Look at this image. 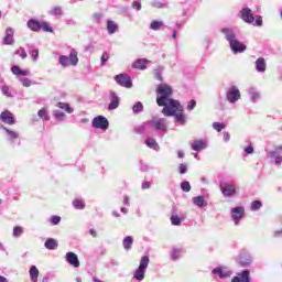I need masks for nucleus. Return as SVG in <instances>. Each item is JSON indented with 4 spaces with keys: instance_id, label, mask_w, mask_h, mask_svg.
Listing matches in <instances>:
<instances>
[{
    "instance_id": "nucleus-1",
    "label": "nucleus",
    "mask_w": 282,
    "mask_h": 282,
    "mask_svg": "<svg viewBox=\"0 0 282 282\" xmlns=\"http://www.w3.org/2000/svg\"><path fill=\"white\" fill-rule=\"evenodd\" d=\"M156 105L159 107H171L177 105L178 100L171 98L173 96V88L169 84H160L156 87Z\"/></svg>"
},
{
    "instance_id": "nucleus-2",
    "label": "nucleus",
    "mask_w": 282,
    "mask_h": 282,
    "mask_svg": "<svg viewBox=\"0 0 282 282\" xmlns=\"http://www.w3.org/2000/svg\"><path fill=\"white\" fill-rule=\"evenodd\" d=\"M163 116L167 118L174 117V123L181 124L184 127L186 124V115L184 113V106L177 101L176 104H172L170 107H164L162 109Z\"/></svg>"
},
{
    "instance_id": "nucleus-3",
    "label": "nucleus",
    "mask_w": 282,
    "mask_h": 282,
    "mask_svg": "<svg viewBox=\"0 0 282 282\" xmlns=\"http://www.w3.org/2000/svg\"><path fill=\"white\" fill-rule=\"evenodd\" d=\"M150 259L149 256H143L140 260V264L138 269H135L132 281L142 282L144 281V276L147 274V268H149Z\"/></svg>"
},
{
    "instance_id": "nucleus-4",
    "label": "nucleus",
    "mask_w": 282,
    "mask_h": 282,
    "mask_svg": "<svg viewBox=\"0 0 282 282\" xmlns=\"http://www.w3.org/2000/svg\"><path fill=\"white\" fill-rule=\"evenodd\" d=\"M148 124H150L154 131H159V138H164V133H169V121L164 118L152 119L148 121Z\"/></svg>"
},
{
    "instance_id": "nucleus-5",
    "label": "nucleus",
    "mask_w": 282,
    "mask_h": 282,
    "mask_svg": "<svg viewBox=\"0 0 282 282\" xmlns=\"http://www.w3.org/2000/svg\"><path fill=\"white\" fill-rule=\"evenodd\" d=\"M219 188H220V193L225 197H235V195H237V188L239 187L237 186V183L232 181L223 180L219 183Z\"/></svg>"
},
{
    "instance_id": "nucleus-6",
    "label": "nucleus",
    "mask_w": 282,
    "mask_h": 282,
    "mask_svg": "<svg viewBox=\"0 0 282 282\" xmlns=\"http://www.w3.org/2000/svg\"><path fill=\"white\" fill-rule=\"evenodd\" d=\"M58 63L62 67H69V65L76 67V65H78V51L72 48L69 56L61 55Z\"/></svg>"
},
{
    "instance_id": "nucleus-7",
    "label": "nucleus",
    "mask_w": 282,
    "mask_h": 282,
    "mask_svg": "<svg viewBox=\"0 0 282 282\" xmlns=\"http://www.w3.org/2000/svg\"><path fill=\"white\" fill-rule=\"evenodd\" d=\"M213 276H218L219 279H230L232 276L234 272L232 270L228 269V267L225 265H218L212 270Z\"/></svg>"
},
{
    "instance_id": "nucleus-8",
    "label": "nucleus",
    "mask_w": 282,
    "mask_h": 282,
    "mask_svg": "<svg viewBox=\"0 0 282 282\" xmlns=\"http://www.w3.org/2000/svg\"><path fill=\"white\" fill-rule=\"evenodd\" d=\"M246 215V208L243 206H236L230 210V217L235 224V226H239L241 219Z\"/></svg>"
},
{
    "instance_id": "nucleus-9",
    "label": "nucleus",
    "mask_w": 282,
    "mask_h": 282,
    "mask_svg": "<svg viewBox=\"0 0 282 282\" xmlns=\"http://www.w3.org/2000/svg\"><path fill=\"white\" fill-rule=\"evenodd\" d=\"M268 158L271 160L275 166H281L282 164V145L275 147V150L268 152Z\"/></svg>"
},
{
    "instance_id": "nucleus-10",
    "label": "nucleus",
    "mask_w": 282,
    "mask_h": 282,
    "mask_svg": "<svg viewBox=\"0 0 282 282\" xmlns=\"http://www.w3.org/2000/svg\"><path fill=\"white\" fill-rule=\"evenodd\" d=\"M220 32L221 34H224L225 36V40L231 44L234 43L235 41L239 40L237 37V34H238V31L236 28H232V26H227V28H221L220 29Z\"/></svg>"
},
{
    "instance_id": "nucleus-11",
    "label": "nucleus",
    "mask_w": 282,
    "mask_h": 282,
    "mask_svg": "<svg viewBox=\"0 0 282 282\" xmlns=\"http://www.w3.org/2000/svg\"><path fill=\"white\" fill-rule=\"evenodd\" d=\"M115 80L117 85H120V87H126L127 89H131L133 87V82L131 80V76L127 74L116 75Z\"/></svg>"
},
{
    "instance_id": "nucleus-12",
    "label": "nucleus",
    "mask_w": 282,
    "mask_h": 282,
    "mask_svg": "<svg viewBox=\"0 0 282 282\" xmlns=\"http://www.w3.org/2000/svg\"><path fill=\"white\" fill-rule=\"evenodd\" d=\"M237 261L241 268H250L252 265V256L250 252L241 250Z\"/></svg>"
},
{
    "instance_id": "nucleus-13",
    "label": "nucleus",
    "mask_w": 282,
    "mask_h": 282,
    "mask_svg": "<svg viewBox=\"0 0 282 282\" xmlns=\"http://www.w3.org/2000/svg\"><path fill=\"white\" fill-rule=\"evenodd\" d=\"M226 98L228 102L235 105L239 99H241V91L237 86H231L226 94Z\"/></svg>"
},
{
    "instance_id": "nucleus-14",
    "label": "nucleus",
    "mask_w": 282,
    "mask_h": 282,
    "mask_svg": "<svg viewBox=\"0 0 282 282\" xmlns=\"http://www.w3.org/2000/svg\"><path fill=\"white\" fill-rule=\"evenodd\" d=\"M94 129H101V131H107L109 129V120L105 116H97L93 119Z\"/></svg>"
},
{
    "instance_id": "nucleus-15",
    "label": "nucleus",
    "mask_w": 282,
    "mask_h": 282,
    "mask_svg": "<svg viewBox=\"0 0 282 282\" xmlns=\"http://www.w3.org/2000/svg\"><path fill=\"white\" fill-rule=\"evenodd\" d=\"M109 105H108V111H113L120 107V97H118V94L116 91L110 90L109 93Z\"/></svg>"
},
{
    "instance_id": "nucleus-16",
    "label": "nucleus",
    "mask_w": 282,
    "mask_h": 282,
    "mask_svg": "<svg viewBox=\"0 0 282 282\" xmlns=\"http://www.w3.org/2000/svg\"><path fill=\"white\" fill-rule=\"evenodd\" d=\"M231 282H252L250 279V270L245 269L241 272H238L237 275L231 279Z\"/></svg>"
},
{
    "instance_id": "nucleus-17",
    "label": "nucleus",
    "mask_w": 282,
    "mask_h": 282,
    "mask_svg": "<svg viewBox=\"0 0 282 282\" xmlns=\"http://www.w3.org/2000/svg\"><path fill=\"white\" fill-rule=\"evenodd\" d=\"M229 47L234 54H243V52L247 50L246 44H243L239 40H235L229 44Z\"/></svg>"
},
{
    "instance_id": "nucleus-18",
    "label": "nucleus",
    "mask_w": 282,
    "mask_h": 282,
    "mask_svg": "<svg viewBox=\"0 0 282 282\" xmlns=\"http://www.w3.org/2000/svg\"><path fill=\"white\" fill-rule=\"evenodd\" d=\"M1 122L4 124H17V120H14V115L10 110H4L0 115Z\"/></svg>"
},
{
    "instance_id": "nucleus-19",
    "label": "nucleus",
    "mask_w": 282,
    "mask_h": 282,
    "mask_svg": "<svg viewBox=\"0 0 282 282\" xmlns=\"http://www.w3.org/2000/svg\"><path fill=\"white\" fill-rule=\"evenodd\" d=\"M65 259L69 263V265H73V268H80V260H78V254H76L75 252H67Z\"/></svg>"
},
{
    "instance_id": "nucleus-20",
    "label": "nucleus",
    "mask_w": 282,
    "mask_h": 282,
    "mask_svg": "<svg viewBox=\"0 0 282 282\" xmlns=\"http://www.w3.org/2000/svg\"><path fill=\"white\" fill-rule=\"evenodd\" d=\"M2 45H14V29L7 28L6 36L2 39Z\"/></svg>"
},
{
    "instance_id": "nucleus-21",
    "label": "nucleus",
    "mask_w": 282,
    "mask_h": 282,
    "mask_svg": "<svg viewBox=\"0 0 282 282\" xmlns=\"http://www.w3.org/2000/svg\"><path fill=\"white\" fill-rule=\"evenodd\" d=\"M240 15L245 23H254V15L252 14V10H250V8H243L240 11Z\"/></svg>"
},
{
    "instance_id": "nucleus-22",
    "label": "nucleus",
    "mask_w": 282,
    "mask_h": 282,
    "mask_svg": "<svg viewBox=\"0 0 282 282\" xmlns=\"http://www.w3.org/2000/svg\"><path fill=\"white\" fill-rule=\"evenodd\" d=\"M191 147L192 151H204V149L208 148V142L204 139L194 140Z\"/></svg>"
},
{
    "instance_id": "nucleus-23",
    "label": "nucleus",
    "mask_w": 282,
    "mask_h": 282,
    "mask_svg": "<svg viewBox=\"0 0 282 282\" xmlns=\"http://www.w3.org/2000/svg\"><path fill=\"white\" fill-rule=\"evenodd\" d=\"M26 25H28L29 30H31L32 32H41L42 23L36 19H30L26 22Z\"/></svg>"
},
{
    "instance_id": "nucleus-24",
    "label": "nucleus",
    "mask_w": 282,
    "mask_h": 282,
    "mask_svg": "<svg viewBox=\"0 0 282 282\" xmlns=\"http://www.w3.org/2000/svg\"><path fill=\"white\" fill-rule=\"evenodd\" d=\"M148 63H151V62L147 58H139L133 62L132 67H133V69L144 70V69H147Z\"/></svg>"
},
{
    "instance_id": "nucleus-25",
    "label": "nucleus",
    "mask_w": 282,
    "mask_h": 282,
    "mask_svg": "<svg viewBox=\"0 0 282 282\" xmlns=\"http://www.w3.org/2000/svg\"><path fill=\"white\" fill-rule=\"evenodd\" d=\"M265 69H268V65L265 64V58L259 57L256 61V70L259 72V74H265Z\"/></svg>"
},
{
    "instance_id": "nucleus-26",
    "label": "nucleus",
    "mask_w": 282,
    "mask_h": 282,
    "mask_svg": "<svg viewBox=\"0 0 282 282\" xmlns=\"http://www.w3.org/2000/svg\"><path fill=\"white\" fill-rule=\"evenodd\" d=\"M192 202L197 208H205V206H208V202H206V198L202 195L193 197Z\"/></svg>"
},
{
    "instance_id": "nucleus-27",
    "label": "nucleus",
    "mask_w": 282,
    "mask_h": 282,
    "mask_svg": "<svg viewBox=\"0 0 282 282\" xmlns=\"http://www.w3.org/2000/svg\"><path fill=\"white\" fill-rule=\"evenodd\" d=\"M26 47L29 50V54L32 57V61L36 63L39 61V48L34 46V44H26Z\"/></svg>"
},
{
    "instance_id": "nucleus-28",
    "label": "nucleus",
    "mask_w": 282,
    "mask_h": 282,
    "mask_svg": "<svg viewBox=\"0 0 282 282\" xmlns=\"http://www.w3.org/2000/svg\"><path fill=\"white\" fill-rule=\"evenodd\" d=\"M182 254H184V250L182 248H173L171 250L170 257L172 261H180Z\"/></svg>"
},
{
    "instance_id": "nucleus-29",
    "label": "nucleus",
    "mask_w": 282,
    "mask_h": 282,
    "mask_svg": "<svg viewBox=\"0 0 282 282\" xmlns=\"http://www.w3.org/2000/svg\"><path fill=\"white\" fill-rule=\"evenodd\" d=\"M46 250H56L58 248V241L54 238H47L44 242Z\"/></svg>"
},
{
    "instance_id": "nucleus-30",
    "label": "nucleus",
    "mask_w": 282,
    "mask_h": 282,
    "mask_svg": "<svg viewBox=\"0 0 282 282\" xmlns=\"http://www.w3.org/2000/svg\"><path fill=\"white\" fill-rule=\"evenodd\" d=\"M30 279L32 282H39V268L36 265H31L29 270Z\"/></svg>"
},
{
    "instance_id": "nucleus-31",
    "label": "nucleus",
    "mask_w": 282,
    "mask_h": 282,
    "mask_svg": "<svg viewBox=\"0 0 282 282\" xmlns=\"http://www.w3.org/2000/svg\"><path fill=\"white\" fill-rule=\"evenodd\" d=\"M249 96H250L251 102H257V100H261V94L257 91V88L254 87H251L249 89Z\"/></svg>"
},
{
    "instance_id": "nucleus-32",
    "label": "nucleus",
    "mask_w": 282,
    "mask_h": 282,
    "mask_svg": "<svg viewBox=\"0 0 282 282\" xmlns=\"http://www.w3.org/2000/svg\"><path fill=\"white\" fill-rule=\"evenodd\" d=\"M145 144L149 149H153V151H160V144L153 138H148Z\"/></svg>"
},
{
    "instance_id": "nucleus-33",
    "label": "nucleus",
    "mask_w": 282,
    "mask_h": 282,
    "mask_svg": "<svg viewBox=\"0 0 282 282\" xmlns=\"http://www.w3.org/2000/svg\"><path fill=\"white\" fill-rule=\"evenodd\" d=\"M107 32L108 34H116L118 32V24L113 20L107 21Z\"/></svg>"
},
{
    "instance_id": "nucleus-34",
    "label": "nucleus",
    "mask_w": 282,
    "mask_h": 282,
    "mask_svg": "<svg viewBox=\"0 0 282 282\" xmlns=\"http://www.w3.org/2000/svg\"><path fill=\"white\" fill-rule=\"evenodd\" d=\"M85 200L83 198H75L73 200V207L76 209V210H85Z\"/></svg>"
},
{
    "instance_id": "nucleus-35",
    "label": "nucleus",
    "mask_w": 282,
    "mask_h": 282,
    "mask_svg": "<svg viewBox=\"0 0 282 282\" xmlns=\"http://www.w3.org/2000/svg\"><path fill=\"white\" fill-rule=\"evenodd\" d=\"M164 28V22L160 20H153L150 23V30H153L154 32H158V30Z\"/></svg>"
},
{
    "instance_id": "nucleus-36",
    "label": "nucleus",
    "mask_w": 282,
    "mask_h": 282,
    "mask_svg": "<svg viewBox=\"0 0 282 282\" xmlns=\"http://www.w3.org/2000/svg\"><path fill=\"white\" fill-rule=\"evenodd\" d=\"M143 111H144V105L141 101H137L132 106V113H134L135 116H138V113H142Z\"/></svg>"
},
{
    "instance_id": "nucleus-37",
    "label": "nucleus",
    "mask_w": 282,
    "mask_h": 282,
    "mask_svg": "<svg viewBox=\"0 0 282 282\" xmlns=\"http://www.w3.org/2000/svg\"><path fill=\"white\" fill-rule=\"evenodd\" d=\"M56 107H58V109H64L66 113H74V109H72L67 102L59 101Z\"/></svg>"
},
{
    "instance_id": "nucleus-38",
    "label": "nucleus",
    "mask_w": 282,
    "mask_h": 282,
    "mask_svg": "<svg viewBox=\"0 0 282 282\" xmlns=\"http://www.w3.org/2000/svg\"><path fill=\"white\" fill-rule=\"evenodd\" d=\"M122 246L124 250H131V247L133 246V238L131 236H127L122 241Z\"/></svg>"
},
{
    "instance_id": "nucleus-39",
    "label": "nucleus",
    "mask_w": 282,
    "mask_h": 282,
    "mask_svg": "<svg viewBox=\"0 0 282 282\" xmlns=\"http://www.w3.org/2000/svg\"><path fill=\"white\" fill-rule=\"evenodd\" d=\"M37 116L39 118H41V120H44V122H48L50 120V115H47V108H42L37 111Z\"/></svg>"
},
{
    "instance_id": "nucleus-40",
    "label": "nucleus",
    "mask_w": 282,
    "mask_h": 282,
    "mask_svg": "<svg viewBox=\"0 0 282 282\" xmlns=\"http://www.w3.org/2000/svg\"><path fill=\"white\" fill-rule=\"evenodd\" d=\"M170 219H171L172 226H182V221H184V218L177 215H172Z\"/></svg>"
},
{
    "instance_id": "nucleus-41",
    "label": "nucleus",
    "mask_w": 282,
    "mask_h": 282,
    "mask_svg": "<svg viewBox=\"0 0 282 282\" xmlns=\"http://www.w3.org/2000/svg\"><path fill=\"white\" fill-rule=\"evenodd\" d=\"M51 17H63V8L54 7L51 11H48Z\"/></svg>"
},
{
    "instance_id": "nucleus-42",
    "label": "nucleus",
    "mask_w": 282,
    "mask_h": 282,
    "mask_svg": "<svg viewBox=\"0 0 282 282\" xmlns=\"http://www.w3.org/2000/svg\"><path fill=\"white\" fill-rule=\"evenodd\" d=\"M3 129H4V131H6V133H7L8 138H9V140H11V142L14 141V140H17V139L19 138V134H18L17 132H14V131H12V130L6 128V127H4Z\"/></svg>"
},
{
    "instance_id": "nucleus-43",
    "label": "nucleus",
    "mask_w": 282,
    "mask_h": 282,
    "mask_svg": "<svg viewBox=\"0 0 282 282\" xmlns=\"http://www.w3.org/2000/svg\"><path fill=\"white\" fill-rule=\"evenodd\" d=\"M154 78L160 80V83H164V77H162V66H159L154 69Z\"/></svg>"
},
{
    "instance_id": "nucleus-44",
    "label": "nucleus",
    "mask_w": 282,
    "mask_h": 282,
    "mask_svg": "<svg viewBox=\"0 0 282 282\" xmlns=\"http://www.w3.org/2000/svg\"><path fill=\"white\" fill-rule=\"evenodd\" d=\"M23 87H32V85H36V83L32 82V79L28 77H23L19 79Z\"/></svg>"
},
{
    "instance_id": "nucleus-45",
    "label": "nucleus",
    "mask_w": 282,
    "mask_h": 282,
    "mask_svg": "<svg viewBox=\"0 0 282 282\" xmlns=\"http://www.w3.org/2000/svg\"><path fill=\"white\" fill-rule=\"evenodd\" d=\"M181 191H183V193H191V182H188V181L182 182Z\"/></svg>"
},
{
    "instance_id": "nucleus-46",
    "label": "nucleus",
    "mask_w": 282,
    "mask_h": 282,
    "mask_svg": "<svg viewBox=\"0 0 282 282\" xmlns=\"http://www.w3.org/2000/svg\"><path fill=\"white\" fill-rule=\"evenodd\" d=\"M13 237L17 239V238H19V237H21V235H23V227H21V226H15L14 228H13Z\"/></svg>"
},
{
    "instance_id": "nucleus-47",
    "label": "nucleus",
    "mask_w": 282,
    "mask_h": 282,
    "mask_svg": "<svg viewBox=\"0 0 282 282\" xmlns=\"http://www.w3.org/2000/svg\"><path fill=\"white\" fill-rule=\"evenodd\" d=\"M213 129H215V131H218V133H221V131H224V129H226V124H224L221 122H214Z\"/></svg>"
},
{
    "instance_id": "nucleus-48",
    "label": "nucleus",
    "mask_w": 282,
    "mask_h": 282,
    "mask_svg": "<svg viewBox=\"0 0 282 282\" xmlns=\"http://www.w3.org/2000/svg\"><path fill=\"white\" fill-rule=\"evenodd\" d=\"M152 8L163 9L166 8V4L164 1L155 0L151 3Z\"/></svg>"
},
{
    "instance_id": "nucleus-49",
    "label": "nucleus",
    "mask_w": 282,
    "mask_h": 282,
    "mask_svg": "<svg viewBox=\"0 0 282 282\" xmlns=\"http://www.w3.org/2000/svg\"><path fill=\"white\" fill-rule=\"evenodd\" d=\"M263 206V203L261 200H253L251 203V210H260V208Z\"/></svg>"
},
{
    "instance_id": "nucleus-50",
    "label": "nucleus",
    "mask_w": 282,
    "mask_h": 282,
    "mask_svg": "<svg viewBox=\"0 0 282 282\" xmlns=\"http://www.w3.org/2000/svg\"><path fill=\"white\" fill-rule=\"evenodd\" d=\"M15 55L22 57L23 59L28 58V53L23 47H19V50L15 51Z\"/></svg>"
},
{
    "instance_id": "nucleus-51",
    "label": "nucleus",
    "mask_w": 282,
    "mask_h": 282,
    "mask_svg": "<svg viewBox=\"0 0 282 282\" xmlns=\"http://www.w3.org/2000/svg\"><path fill=\"white\" fill-rule=\"evenodd\" d=\"M48 223H51L52 226H58V224H61V216H52Z\"/></svg>"
},
{
    "instance_id": "nucleus-52",
    "label": "nucleus",
    "mask_w": 282,
    "mask_h": 282,
    "mask_svg": "<svg viewBox=\"0 0 282 282\" xmlns=\"http://www.w3.org/2000/svg\"><path fill=\"white\" fill-rule=\"evenodd\" d=\"M53 116L54 118H56L58 121L63 120V118H65V112L61 111V110H54L53 111Z\"/></svg>"
},
{
    "instance_id": "nucleus-53",
    "label": "nucleus",
    "mask_w": 282,
    "mask_h": 282,
    "mask_svg": "<svg viewBox=\"0 0 282 282\" xmlns=\"http://www.w3.org/2000/svg\"><path fill=\"white\" fill-rule=\"evenodd\" d=\"M178 172L181 175H186V173H188V167L185 163H181L178 165Z\"/></svg>"
},
{
    "instance_id": "nucleus-54",
    "label": "nucleus",
    "mask_w": 282,
    "mask_h": 282,
    "mask_svg": "<svg viewBox=\"0 0 282 282\" xmlns=\"http://www.w3.org/2000/svg\"><path fill=\"white\" fill-rule=\"evenodd\" d=\"M41 30H43V32H54V29L52 26H50V24H47V22H43L41 24Z\"/></svg>"
},
{
    "instance_id": "nucleus-55",
    "label": "nucleus",
    "mask_w": 282,
    "mask_h": 282,
    "mask_svg": "<svg viewBox=\"0 0 282 282\" xmlns=\"http://www.w3.org/2000/svg\"><path fill=\"white\" fill-rule=\"evenodd\" d=\"M11 72H12V74H14V76H21L22 69L19 65H13L11 67Z\"/></svg>"
},
{
    "instance_id": "nucleus-56",
    "label": "nucleus",
    "mask_w": 282,
    "mask_h": 282,
    "mask_svg": "<svg viewBox=\"0 0 282 282\" xmlns=\"http://www.w3.org/2000/svg\"><path fill=\"white\" fill-rule=\"evenodd\" d=\"M107 61H109V53L105 52V53H102V55H101L100 65H101V66L107 65Z\"/></svg>"
},
{
    "instance_id": "nucleus-57",
    "label": "nucleus",
    "mask_w": 282,
    "mask_h": 282,
    "mask_svg": "<svg viewBox=\"0 0 282 282\" xmlns=\"http://www.w3.org/2000/svg\"><path fill=\"white\" fill-rule=\"evenodd\" d=\"M243 151L245 153H247V155H252V153H254V145H252V143H249V145L246 147Z\"/></svg>"
},
{
    "instance_id": "nucleus-58",
    "label": "nucleus",
    "mask_w": 282,
    "mask_h": 282,
    "mask_svg": "<svg viewBox=\"0 0 282 282\" xmlns=\"http://www.w3.org/2000/svg\"><path fill=\"white\" fill-rule=\"evenodd\" d=\"M132 8L133 10H137V12H140V10H142V3H140L139 0H135L132 2Z\"/></svg>"
},
{
    "instance_id": "nucleus-59",
    "label": "nucleus",
    "mask_w": 282,
    "mask_h": 282,
    "mask_svg": "<svg viewBox=\"0 0 282 282\" xmlns=\"http://www.w3.org/2000/svg\"><path fill=\"white\" fill-rule=\"evenodd\" d=\"M102 13H100V12H97V13H94V15H93V19H94V21H96L97 23H100V21H102Z\"/></svg>"
},
{
    "instance_id": "nucleus-60",
    "label": "nucleus",
    "mask_w": 282,
    "mask_h": 282,
    "mask_svg": "<svg viewBox=\"0 0 282 282\" xmlns=\"http://www.w3.org/2000/svg\"><path fill=\"white\" fill-rule=\"evenodd\" d=\"M140 171H142V173H148L149 165L145 164L144 162L140 161Z\"/></svg>"
},
{
    "instance_id": "nucleus-61",
    "label": "nucleus",
    "mask_w": 282,
    "mask_h": 282,
    "mask_svg": "<svg viewBox=\"0 0 282 282\" xmlns=\"http://www.w3.org/2000/svg\"><path fill=\"white\" fill-rule=\"evenodd\" d=\"M195 107H197V101H195V100H191L187 105L188 111H193V109H195Z\"/></svg>"
},
{
    "instance_id": "nucleus-62",
    "label": "nucleus",
    "mask_w": 282,
    "mask_h": 282,
    "mask_svg": "<svg viewBox=\"0 0 282 282\" xmlns=\"http://www.w3.org/2000/svg\"><path fill=\"white\" fill-rule=\"evenodd\" d=\"M142 191H147L148 188H151V182L144 181L141 185Z\"/></svg>"
},
{
    "instance_id": "nucleus-63",
    "label": "nucleus",
    "mask_w": 282,
    "mask_h": 282,
    "mask_svg": "<svg viewBox=\"0 0 282 282\" xmlns=\"http://www.w3.org/2000/svg\"><path fill=\"white\" fill-rule=\"evenodd\" d=\"M143 131H147V127L139 126L138 128H135V133H142Z\"/></svg>"
},
{
    "instance_id": "nucleus-64",
    "label": "nucleus",
    "mask_w": 282,
    "mask_h": 282,
    "mask_svg": "<svg viewBox=\"0 0 282 282\" xmlns=\"http://www.w3.org/2000/svg\"><path fill=\"white\" fill-rule=\"evenodd\" d=\"M273 237L275 238L282 237V229L273 231Z\"/></svg>"
}]
</instances>
